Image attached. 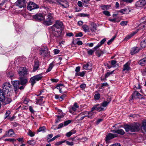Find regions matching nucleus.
<instances>
[{
	"label": "nucleus",
	"mask_w": 146,
	"mask_h": 146,
	"mask_svg": "<svg viewBox=\"0 0 146 146\" xmlns=\"http://www.w3.org/2000/svg\"><path fill=\"white\" fill-rule=\"evenodd\" d=\"M60 137V135H57L56 136H54L53 137L52 139H51L49 140L48 141V142H51L52 141H53L55 140L56 139L58 138V137Z\"/></svg>",
	"instance_id": "nucleus-51"
},
{
	"label": "nucleus",
	"mask_w": 146,
	"mask_h": 146,
	"mask_svg": "<svg viewBox=\"0 0 146 146\" xmlns=\"http://www.w3.org/2000/svg\"><path fill=\"white\" fill-rule=\"evenodd\" d=\"M42 78V73L35 76L31 78L29 82L31 83V85L33 86L36 83V81L41 80Z\"/></svg>",
	"instance_id": "nucleus-4"
},
{
	"label": "nucleus",
	"mask_w": 146,
	"mask_h": 146,
	"mask_svg": "<svg viewBox=\"0 0 146 146\" xmlns=\"http://www.w3.org/2000/svg\"><path fill=\"white\" fill-rule=\"evenodd\" d=\"M80 16L82 17H88L89 16V15L87 14H84V13H81L80 14Z\"/></svg>",
	"instance_id": "nucleus-63"
},
{
	"label": "nucleus",
	"mask_w": 146,
	"mask_h": 146,
	"mask_svg": "<svg viewBox=\"0 0 146 146\" xmlns=\"http://www.w3.org/2000/svg\"><path fill=\"white\" fill-rule=\"evenodd\" d=\"M52 24V22L51 20H45L43 23V24L47 26H49L51 25Z\"/></svg>",
	"instance_id": "nucleus-32"
},
{
	"label": "nucleus",
	"mask_w": 146,
	"mask_h": 146,
	"mask_svg": "<svg viewBox=\"0 0 146 146\" xmlns=\"http://www.w3.org/2000/svg\"><path fill=\"white\" fill-rule=\"evenodd\" d=\"M76 131L73 129L66 133V135L67 137H70L72 135L76 133Z\"/></svg>",
	"instance_id": "nucleus-30"
},
{
	"label": "nucleus",
	"mask_w": 146,
	"mask_h": 146,
	"mask_svg": "<svg viewBox=\"0 0 146 146\" xmlns=\"http://www.w3.org/2000/svg\"><path fill=\"white\" fill-rule=\"evenodd\" d=\"M130 64V62L129 61L127 62L123 66V68L122 70L123 71H124L125 70L128 71L130 70L131 68L129 67Z\"/></svg>",
	"instance_id": "nucleus-19"
},
{
	"label": "nucleus",
	"mask_w": 146,
	"mask_h": 146,
	"mask_svg": "<svg viewBox=\"0 0 146 146\" xmlns=\"http://www.w3.org/2000/svg\"><path fill=\"white\" fill-rule=\"evenodd\" d=\"M89 66V64L87 63L85 65H84L83 66V68L85 69H88V68Z\"/></svg>",
	"instance_id": "nucleus-59"
},
{
	"label": "nucleus",
	"mask_w": 146,
	"mask_h": 146,
	"mask_svg": "<svg viewBox=\"0 0 146 146\" xmlns=\"http://www.w3.org/2000/svg\"><path fill=\"white\" fill-rule=\"evenodd\" d=\"M82 28L83 31L85 32H90V30L89 26L86 25L85 24L83 25L82 26Z\"/></svg>",
	"instance_id": "nucleus-29"
},
{
	"label": "nucleus",
	"mask_w": 146,
	"mask_h": 146,
	"mask_svg": "<svg viewBox=\"0 0 146 146\" xmlns=\"http://www.w3.org/2000/svg\"><path fill=\"white\" fill-rule=\"evenodd\" d=\"M79 107L78 106V104L76 103H75L73 105V106L72 107L71 110H70L69 111V112L71 113H72V110L75 111Z\"/></svg>",
	"instance_id": "nucleus-25"
},
{
	"label": "nucleus",
	"mask_w": 146,
	"mask_h": 146,
	"mask_svg": "<svg viewBox=\"0 0 146 146\" xmlns=\"http://www.w3.org/2000/svg\"><path fill=\"white\" fill-rule=\"evenodd\" d=\"M3 90L6 92L8 94L11 91H13V88L9 82L4 83L3 86Z\"/></svg>",
	"instance_id": "nucleus-3"
},
{
	"label": "nucleus",
	"mask_w": 146,
	"mask_h": 146,
	"mask_svg": "<svg viewBox=\"0 0 146 146\" xmlns=\"http://www.w3.org/2000/svg\"><path fill=\"white\" fill-rule=\"evenodd\" d=\"M138 63L142 66L146 65V57L139 60Z\"/></svg>",
	"instance_id": "nucleus-28"
},
{
	"label": "nucleus",
	"mask_w": 146,
	"mask_h": 146,
	"mask_svg": "<svg viewBox=\"0 0 146 146\" xmlns=\"http://www.w3.org/2000/svg\"><path fill=\"white\" fill-rule=\"evenodd\" d=\"M146 4V0H139L137 1L135 4L137 7H141L145 6Z\"/></svg>",
	"instance_id": "nucleus-14"
},
{
	"label": "nucleus",
	"mask_w": 146,
	"mask_h": 146,
	"mask_svg": "<svg viewBox=\"0 0 146 146\" xmlns=\"http://www.w3.org/2000/svg\"><path fill=\"white\" fill-rule=\"evenodd\" d=\"M139 29H137V31L133 32L132 33L129 35L127 36L124 39V40H127L130 38L132 36L134 35L135 34H136L137 31H139Z\"/></svg>",
	"instance_id": "nucleus-26"
},
{
	"label": "nucleus",
	"mask_w": 146,
	"mask_h": 146,
	"mask_svg": "<svg viewBox=\"0 0 146 146\" xmlns=\"http://www.w3.org/2000/svg\"><path fill=\"white\" fill-rule=\"evenodd\" d=\"M38 6L36 4L32 2H30L28 4L27 9L30 11L38 8Z\"/></svg>",
	"instance_id": "nucleus-8"
},
{
	"label": "nucleus",
	"mask_w": 146,
	"mask_h": 146,
	"mask_svg": "<svg viewBox=\"0 0 146 146\" xmlns=\"http://www.w3.org/2000/svg\"><path fill=\"white\" fill-rule=\"evenodd\" d=\"M86 86V84H82L80 85V88H81L82 89H85Z\"/></svg>",
	"instance_id": "nucleus-62"
},
{
	"label": "nucleus",
	"mask_w": 146,
	"mask_h": 146,
	"mask_svg": "<svg viewBox=\"0 0 146 146\" xmlns=\"http://www.w3.org/2000/svg\"><path fill=\"white\" fill-rule=\"evenodd\" d=\"M20 76L24 77L28 74V70L25 67H20L18 71Z\"/></svg>",
	"instance_id": "nucleus-6"
},
{
	"label": "nucleus",
	"mask_w": 146,
	"mask_h": 146,
	"mask_svg": "<svg viewBox=\"0 0 146 146\" xmlns=\"http://www.w3.org/2000/svg\"><path fill=\"white\" fill-rule=\"evenodd\" d=\"M99 105V104H97L96 105H94L93 107L92 108L91 110L90 111L93 116L94 112L93 111L94 110H97V109L98 108V106Z\"/></svg>",
	"instance_id": "nucleus-27"
},
{
	"label": "nucleus",
	"mask_w": 146,
	"mask_h": 146,
	"mask_svg": "<svg viewBox=\"0 0 146 146\" xmlns=\"http://www.w3.org/2000/svg\"><path fill=\"white\" fill-rule=\"evenodd\" d=\"M51 31L52 35L55 37H58L60 36L62 33V31L60 30L55 29L54 31L52 28V26L51 27Z\"/></svg>",
	"instance_id": "nucleus-9"
},
{
	"label": "nucleus",
	"mask_w": 146,
	"mask_h": 146,
	"mask_svg": "<svg viewBox=\"0 0 146 146\" xmlns=\"http://www.w3.org/2000/svg\"><path fill=\"white\" fill-rule=\"evenodd\" d=\"M33 17L35 20L37 21H40L44 19V17L41 14H37L33 16Z\"/></svg>",
	"instance_id": "nucleus-11"
},
{
	"label": "nucleus",
	"mask_w": 146,
	"mask_h": 146,
	"mask_svg": "<svg viewBox=\"0 0 146 146\" xmlns=\"http://www.w3.org/2000/svg\"><path fill=\"white\" fill-rule=\"evenodd\" d=\"M28 134L31 137H33L35 135V134L29 129V130Z\"/></svg>",
	"instance_id": "nucleus-49"
},
{
	"label": "nucleus",
	"mask_w": 146,
	"mask_h": 146,
	"mask_svg": "<svg viewBox=\"0 0 146 146\" xmlns=\"http://www.w3.org/2000/svg\"><path fill=\"white\" fill-rule=\"evenodd\" d=\"M100 97V95L99 93L95 94L94 96V98L95 100H98Z\"/></svg>",
	"instance_id": "nucleus-43"
},
{
	"label": "nucleus",
	"mask_w": 146,
	"mask_h": 146,
	"mask_svg": "<svg viewBox=\"0 0 146 146\" xmlns=\"http://www.w3.org/2000/svg\"><path fill=\"white\" fill-rule=\"evenodd\" d=\"M87 117L88 118L92 119L94 117V116L90 111H85L79 114L76 117L75 119L78 121H80Z\"/></svg>",
	"instance_id": "nucleus-2"
},
{
	"label": "nucleus",
	"mask_w": 146,
	"mask_h": 146,
	"mask_svg": "<svg viewBox=\"0 0 146 146\" xmlns=\"http://www.w3.org/2000/svg\"><path fill=\"white\" fill-rule=\"evenodd\" d=\"M139 50V48L137 47H134L132 48L131 50V54L133 55L138 53Z\"/></svg>",
	"instance_id": "nucleus-17"
},
{
	"label": "nucleus",
	"mask_w": 146,
	"mask_h": 146,
	"mask_svg": "<svg viewBox=\"0 0 146 146\" xmlns=\"http://www.w3.org/2000/svg\"><path fill=\"white\" fill-rule=\"evenodd\" d=\"M117 63V61L115 60H112L111 61V64L113 65L112 67H116L115 64Z\"/></svg>",
	"instance_id": "nucleus-47"
},
{
	"label": "nucleus",
	"mask_w": 146,
	"mask_h": 146,
	"mask_svg": "<svg viewBox=\"0 0 146 146\" xmlns=\"http://www.w3.org/2000/svg\"><path fill=\"white\" fill-rule=\"evenodd\" d=\"M111 100L110 98H108L107 99V101H104L102 103H101V106L104 108V107L107 106L109 104Z\"/></svg>",
	"instance_id": "nucleus-23"
},
{
	"label": "nucleus",
	"mask_w": 146,
	"mask_h": 146,
	"mask_svg": "<svg viewBox=\"0 0 146 146\" xmlns=\"http://www.w3.org/2000/svg\"><path fill=\"white\" fill-rule=\"evenodd\" d=\"M60 50L58 49H55L54 50V52L55 54H57L60 52Z\"/></svg>",
	"instance_id": "nucleus-64"
},
{
	"label": "nucleus",
	"mask_w": 146,
	"mask_h": 146,
	"mask_svg": "<svg viewBox=\"0 0 146 146\" xmlns=\"http://www.w3.org/2000/svg\"><path fill=\"white\" fill-rule=\"evenodd\" d=\"M44 19L46 20H51L53 18V14L50 13H48L46 14L45 17H44Z\"/></svg>",
	"instance_id": "nucleus-22"
},
{
	"label": "nucleus",
	"mask_w": 146,
	"mask_h": 146,
	"mask_svg": "<svg viewBox=\"0 0 146 146\" xmlns=\"http://www.w3.org/2000/svg\"><path fill=\"white\" fill-rule=\"evenodd\" d=\"M53 136V134H51L48 135L47 136V139L48 140L51 139Z\"/></svg>",
	"instance_id": "nucleus-61"
},
{
	"label": "nucleus",
	"mask_w": 146,
	"mask_h": 146,
	"mask_svg": "<svg viewBox=\"0 0 146 146\" xmlns=\"http://www.w3.org/2000/svg\"><path fill=\"white\" fill-rule=\"evenodd\" d=\"M15 4L20 8L24 7L26 6L25 0H17Z\"/></svg>",
	"instance_id": "nucleus-10"
},
{
	"label": "nucleus",
	"mask_w": 146,
	"mask_h": 146,
	"mask_svg": "<svg viewBox=\"0 0 146 146\" xmlns=\"http://www.w3.org/2000/svg\"><path fill=\"white\" fill-rule=\"evenodd\" d=\"M117 136L118 135L117 134L109 133L106 135L105 140L107 141L114 138L117 137Z\"/></svg>",
	"instance_id": "nucleus-13"
},
{
	"label": "nucleus",
	"mask_w": 146,
	"mask_h": 146,
	"mask_svg": "<svg viewBox=\"0 0 146 146\" xmlns=\"http://www.w3.org/2000/svg\"><path fill=\"white\" fill-rule=\"evenodd\" d=\"M95 50L92 49L89 50L87 52L88 54L89 55H92L95 51Z\"/></svg>",
	"instance_id": "nucleus-44"
},
{
	"label": "nucleus",
	"mask_w": 146,
	"mask_h": 146,
	"mask_svg": "<svg viewBox=\"0 0 146 146\" xmlns=\"http://www.w3.org/2000/svg\"><path fill=\"white\" fill-rule=\"evenodd\" d=\"M103 13L106 15L108 16H110V14L109 12L107 11H105L103 12Z\"/></svg>",
	"instance_id": "nucleus-50"
},
{
	"label": "nucleus",
	"mask_w": 146,
	"mask_h": 146,
	"mask_svg": "<svg viewBox=\"0 0 146 146\" xmlns=\"http://www.w3.org/2000/svg\"><path fill=\"white\" fill-rule=\"evenodd\" d=\"M16 140V139H11V138H9L6 139L4 140L5 141H9L10 142H13Z\"/></svg>",
	"instance_id": "nucleus-48"
},
{
	"label": "nucleus",
	"mask_w": 146,
	"mask_h": 146,
	"mask_svg": "<svg viewBox=\"0 0 146 146\" xmlns=\"http://www.w3.org/2000/svg\"><path fill=\"white\" fill-rule=\"evenodd\" d=\"M66 96V95L65 94H63L61 95L60 97L59 101H62L64 99V98H65Z\"/></svg>",
	"instance_id": "nucleus-52"
},
{
	"label": "nucleus",
	"mask_w": 146,
	"mask_h": 146,
	"mask_svg": "<svg viewBox=\"0 0 146 146\" xmlns=\"http://www.w3.org/2000/svg\"><path fill=\"white\" fill-rule=\"evenodd\" d=\"M46 128L45 127L43 126L41 127L37 130L38 132L43 131L46 130Z\"/></svg>",
	"instance_id": "nucleus-42"
},
{
	"label": "nucleus",
	"mask_w": 146,
	"mask_h": 146,
	"mask_svg": "<svg viewBox=\"0 0 146 146\" xmlns=\"http://www.w3.org/2000/svg\"><path fill=\"white\" fill-rule=\"evenodd\" d=\"M97 109V111H104L105 109L103 107H102L100 106L98 107V108Z\"/></svg>",
	"instance_id": "nucleus-55"
},
{
	"label": "nucleus",
	"mask_w": 146,
	"mask_h": 146,
	"mask_svg": "<svg viewBox=\"0 0 146 146\" xmlns=\"http://www.w3.org/2000/svg\"><path fill=\"white\" fill-rule=\"evenodd\" d=\"M40 55L43 57H48L50 56V52L46 47H43L40 50Z\"/></svg>",
	"instance_id": "nucleus-7"
},
{
	"label": "nucleus",
	"mask_w": 146,
	"mask_h": 146,
	"mask_svg": "<svg viewBox=\"0 0 146 146\" xmlns=\"http://www.w3.org/2000/svg\"><path fill=\"white\" fill-rule=\"evenodd\" d=\"M11 113L10 111L8 110L7 111L5 114V118H6Z\"/></svg>",
	"instance_id": "nucleus-53"
},
{
	"label": "nucleus",
	"mask_w": 146,
	"mask_h": 146,
	"mask_svg": "<svg viewBox=\"0 0 146 146\" xmlns=\"http://www.w3.org/2000/svg\"><path fill=\"white\" fill-rule=\"evenodd\" d=\"M114 72V70H113L111 72H107L105 75V78H106L108 77L111 74H112Z\"/></svg>",
	"instance_id": "nucleus-41"
},
{
	"label": "nucleus",
	"mask_w": 146,
	"mask_h": 146,
	"mask_svg": "<svg viewBox=\"0 0 146 146\" xmlns=\"http://www.w3.org/2000/svg\"><path fill=\"white\" fill-rule=\"evenodd\" d=\"M20 83L21 85H25L27 83L28 80L24 77L20 76Z\"/></svg>",
	"instance_id": "nucleus-18"
},
{
	"label": "nucleus",
	"mask_w": 146,
	"mask_h": 146,
	"mask_svg": "<svg viewBox=\"0 0 146 146\" xmlns=\"http://www.w3.org/2000/svg\"><path fill=\"white\" fill-rule=\"evenodd\" d=\"M44 98V97L43 96H40V97L39 99H36V103H38L39 102H42L43 99L42 98Z\"/></svg>",
	"instance_id": "nucleus-54"
},
{
	"label": "nucleus",
	"mask_w": 146,
	"mask_h": 146,
	"mask_svg": "<svg viewBox=\"0 0 146 146\" xmlns=\"http://www.w3.org/2000/svg\"><path fill=\"white\" fill-rule=\"evenodd\" d=\"M39 67V62L38 60L35 61V64L33 67V71L34 72L37 70Z\"/></svg>",
	"instance_id": "nucleus-20"
},
{
	"label": "nucleus",
	"mask_w": 146,
	"mask_h": 146,
	"mask_svg": "<svg viewBox=\"0 0 146 146\" xmlns=\"http://www.w3.org/2000/svg\"><path fill=\"white\" fill-rule=\"evenodd\" d=\"M128 23L127 21H123L120 22V24L122 26H124L126 25Z\"/></svg>",
	"instance_id": "nucleus-45"
},
{
	"label": "nucleus",
	"mask_w": 146,
	"mask_h": 146,
	"mask_svg": "<svg viewBox=\"0 0 146 146\" xmlns=\"http://www.w3.org/2000/svg\"><path fill=\"white\" fill-rule=\"evenodd\" d=\"M83 34L82 32H80L76 34V37H81L82 36Z\"/></svg>",
	"instance_id": "nucleus-58"
},
{
	"label": "nucleus",
	"mask_w": 146,
	"mask_h": 146,
	"mask_svg": "<svg viewBox=\"0 0 146 146\" xmlns=\"http://www.w3.org/2000/svg\"><path fill=\"white\" fill-rule=\"evenodd\" d=\"M4 103L5 104H7L10 103L12 101L11 98L9 97H5V99H4Z\"/></svg>",
	"instance_id": "nucleus-33"
},
{
	"label": "nucleus",
	"mask_w": 146,
	"mask_h": 146,
	"mask_svg": "<svg viewBox=\"0 0 146 146\" xmlns=\"http://www.w3.org/2000/svg\"><path fill=\"white\" fill-rule=\"evenodd\" d=\"M108 84L107 83H104L102 84L101 86V87H100V89H102V88L104 86H108Z\"/></svg>",
	"instance_id": "nucleus-60"
},
{
	"label": "nucleus",
	"mask_w": 146,
	"mask_h": 146,
	"mask_svg": "<svg viewBox=\"0 0 146 146\" xmlns=\"http://www.w3.org/2000/svg\"><path fill=\"white\" fill-rule=\"evenodd\" d=\"M71 122V121L70 120L65 121L64 122V125L65 126L69 124Z\"/></svg>",
	"instance_id": "nucleus-57"
},
{
	"label": "nucleus",
	"mask_w": 146,
	"mask_h": 146,
	"mask_svg": "<svg viewBox=\"0 0 146 146\" xmlns=\"http://www.w3.org/2000/svg\"><path fill=\"white\" fill-rule=\"evenodd\" d=\"M85 71H83L80 72H76L75 76H80L81 77H83L85 74Z\"/></svg>",
	"instance_id": "nucleus-31"
},
{
	"label": "nucleus",
	"mask_w": 146,
	"mask_h": 146,
	"mask_svg": "<svg viewBox=\"0 0 146 146\" xmlns=\"http://www.w3.org/2000/svg\"><path fill=\"white\" fill-rule=\"evenodd\" d=\"M97 30V27L96 24L94 23H92L91 24V27L90 30L92 32H95Z\"/></svg>",
	"instance_id": "nucleus-24"
},
{
	"label": "nucleus",
	"mask_w": 146,
	"mask_h": 146,
	"mask_svg": "<svg viewBox=\"0 0 146 146\" xmlns=\"http://www.w3.org/2000/svg\"><path fill=\"white\" fill-rule=\"evenodd\" d=\"M54 66V65L53 64V63L52 62L50 63L49 65V67L48 68V69L46 70V72H48L52 70V67Z\"/></svg>",
	"instance_id": "nucleus-39"
},
{
	"label": "nucleus",
	"mask_w": 146,
	"mask_h": 146,
	"mask_svg": "<svg viewBox=\"0 0 146 146\" xmlns=\"http://www.w3.org/2000/svg\"><path fill=\"white\" fill-rule=\"evenodd\" d=\"M133 99L139 98L142 99V96L137 91H135L131 95Z\"/></svg>",
	"instance_id": "nucleus-16"
},
{
	"label": "nucleus",
	"mask_w": 146,
	"mask_h": 146,
	"mask_svg": "<svg viewBox=\"0 0 146 146\" xmlns=\"http://www.w3.org/2000/svg\"><path fill=\"white\" fill-rule=\"evenodd\" d=\"M28 143L32 146H33L35 145V142L34 141H29L27 142Z\"/></svg>",
	"instance_id": "nucleus-46"
},
{
	"label": "nucleus",
	"mask_w": 146,
	"mask_h": 146,
	"mask_svg": "<svg viewBox=\"0 0 146 146\" xmlns=\"http://www.w3.org/2000/svg\"><path fill=\"white\" fill-rule=\"evenodd\" d=\"M66 143L67 145L69 146H72L74 145V143L73 142H70L69 141H66Z\"/></svg>",
	"instance_id": "nucleus-56"
},
{
	"label": "nucleus",
	"mask_w": 146,
	"mask_h": 146,
	"mask_svg": "<svg viewBox=\"0 0 146 146\" xmlns=\"http://www.w3.org/2000/svg\"><path fill=\"white\" fill-rule=\"evenodd\" d=\"M58 115H56L57 118L56 120V123H58L60 121V119L63 117L65 115V114L63 113L62 110H58L57 111Z\"/></svg>",
	"instance_id": "nucleus-12"
},
{
	"label": "nucleus",
	"mask_w": 146,
	"mask_h": 146,
	"mask_svg": "<svg viewBox=\"0 0 146 146\" xmlns=\"http://www.w3.org/2000/svg\"><path fill=\"white\" fill-rule=\"evenodd\" d=\"M140 45L141 47L142 48H144L146 47V42H145V39L141 42Z\"/></svg>",
	"instance_id": "nucleus-36"
},
{
	"label": "nucleus",
	"mask_w": 146,
	"mask_h": 146,
	"mask_svg": "<svg viewBox=\"0 0 146 146\" xmlns=\"http://www.w3.org/2000/svg\"><path fill=\"white\" fill-rule=\"evenodd\" d=\"M52 28L54 31L55 29L60 30L62 31L64 29L63 23L60 20L57 21L52 26Z\"/></svg>",
	"instance_id": "nucleus-5"
},
{
	"label": "nucleus",
	"mask_w": 146,
	"mask_h": 146,
	"mask_svg": "<svg viewBox=\"0 0 146 146\" xmlns=\"http://www.w3.org/2000/svg\"><path fill=\"white\" fill-rule=\"evenodd\" d=\"M11 83L14 87V91L16 92L19 88L20 81L18 80L12 81Z\"/></svg>",
	"instance_id": "nucleus-15"
},
{
	"label": "nucleus",
	"mask_w": 146,
	"mask_h": 146,
	"mask_svg": "<svg viewBox=\"0 0 146 146\" xmlns=\"http://www.w3.org/2000/svg\"><path fill=\"white\" fill-rule=\"evenodd\" d=\"M117 133L121 135H123L125 133V132L122 129H117Z\"/></svg>",
	"instance_id": "nucleus-37"
},
{
	"label": "nucleus",
	"mask_w": 146,
	"mask_h": 146,
	"mask_svg": "<svg viewBox=\"0 0 146 146\" xmlns=\"http://www.w3.org/2000/svg\"><path fill=\"white\" fill-rule=\"evenodd\" d=\"M116 37V36H114L112 38L110 39L107 42V44L109 45L111 44Z\"/></svg>",
	"instance_id": "nucleus-40"
},
{
	"label": "nucleus",
	"mask_w": 146,
	"mask_h": 146,
	"mask_svg": "<svg viewBox=\"0 0 146 146\" xmlns=\"http://www.w3.org/2000/svg\"><path fill=\"white\" fill-rule=\"evenodd\" d=\"M142 127V129L145 131L146 133V120H145L143 121Z\"/></svg>",
	"instance_id": "nucleus-35"
},
{
	"label": "nucleus",
	"mask_w": 146,
	"mask_h": 146,
	"mask_svg": "<svg viewBox=\"0 0 146 146\" xmlns=\"http://www.w3.org/2000/svg\"><path fill=\"white\" fill-rule=\"evenodd\" d=\"M9 136H11L15 134V133L12 129H10L7 132Z\"/></svg>",
	"instance_id": "nucleus-38"
},
{
	"label": "nucleus",
	"mask_w": 146,
	"mask_h": 146,
	"mask_svg": "<svg viewBox=\"0 0 146 146\" xmlns=\"http://www.w3.org/2000/svg\"><path fill=\"white\" fill-rule=\"evenodd\" d=\"M3 90L0 89V101H3L5 99L6 92H4Z\"/></svg>",
	"instance_id": "nucleus-21"
},
{
	"label": "nucleus",
	"mask_w": 146,
	"mask_h": 146,
	"mask_svg": "<svg viewBox=\"0 0 146 146\" xmlns=\"http://www.w3.org/2000/svg\"><path fill=\"white\" fill-rule=\"evenodd\" d=\"M124 128L126 132L129 133L137 132L140 129L139 126L137 123L127 125L124 126Z\"/></svg>",
	"instance_id": "nucleus-1"
},
{
	"label": "nucleus",
	"mask_w": 146,
	"mask_h": 146,
	"mask_svg": "<svg viewBox=\"0 0 146 146\" xmlns=\"http://www.w3.org/2000/svg\"><path fill=\"white\" fill-rule=\"evenodd\" d=\"M130 11V10H129V9L127 8H125L119 10V12L123 14L128 13Z\"/></svg>",
	"instance_id": "nucleus-34"
}]
</instances>
